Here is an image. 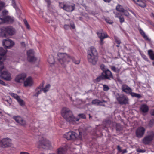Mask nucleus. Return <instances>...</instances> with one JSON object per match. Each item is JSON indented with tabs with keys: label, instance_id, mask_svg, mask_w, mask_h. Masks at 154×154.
<instances>
[{
	"label": "nucleus",
	"instance_id": "1",
	"mask_svg": "<svg viewBox=\"0 0 154 154\" xmlns=\"http://www.w3.org/2000/svg\"><path fill=\"white\" fill-rule=\"evenodd\" d=\"M87 60L93 65L96 64L98 60V53L96 49L94 47H90L87 52Z\"/></svg>",
	"mask_w": 154,
	"mask_h": 154
},
{
	"label": "nucleus",
	"instance_id": "2",
	"mask_svg": "<svg viewBox=\"0 0 154 154\" xmlns=\"http://www.w3.org/2000/svg\"><path fill=\"white\" fill-rule=\"evenodd\" d=\"M61 114L65 119L69 122L73 123L79 121L78 119L74 117L72 112L67 108H63L61 110Z\"/></svg>",
	"mask_w": 154,
	"mask_h": 154
},
{
	"label": "nucleus",
	"instance_id": "3",
	"mask_svg": "<svg viewBox=\"0 0 154 154\" xmlns=\"http://www.w3.org/2000/svg\"><path fill=\"white\" fill-rule=\"evenodd\" d=\"M57 59L59 62L62 66H65L72 58V57L65 53L58 52L57 54Z\"/></svg>",
	"mask_w": 154,
	"mask_h": 154
},
{
	"label": "nucleus",
	"instance_id": "4",
	"mask_svg": "<svg viewBox=\"0 0 154 154\" xmlns=\"http://www.w3.org/2000/svg\"><path fill=\"white\" fill-rule=\"evenodd\" d=\"M113 94L119 103L121 105H126L128 103L129 99L124 94L113 92Z\"/></svg>",
	"mask_w": 154,
	"mask_h": 154
},
{
	"label": "nucleus",
	"instance_id": "5",
	"mask_svg": "<svg viewBox=\"0 0 154 154\" xmlns=\"http://www.w3.org/2000/svg\"><path fill=\"white\" fill-rule=\"evenodd\" d=\"M36 145L38 148L47 149L51 146V144L48 140L45 138L37 142Z\"/></svg>",
	"mask_w": 154,
	"mask_h": 154
},
{
	"label": "nucleus",
	"instance_id": "6",
	"mask_svg": "<svg viewBox=\"0 0 154 154\" xmlns=\"http://www.w3.org/2000/svg\"><path fill=\"white\" fill-rule=\"evenodd\" d=\"M154 133L152 131L148 132V134L146 135L142 139V141L144 144H148L149 143L153 140Z\"/></svg>",
	"mask_w": 154,
	"mask_h": 154
},
{
	"label": "nucleus",
	"instance_id": "7",
	"mask_svg": "<svg viewBox=\"0 0 154 154\" xmlns=\"http://www.w3.org/2000/svg\"><path fill=\"white\" fill-rule=\"evenodd\" d=\"M0 74V77L4 80L7 81H11L12 79L10 73L7 70H5L1 72Z\"/></svg>",
	"mask_w": 154,
	"mask_h": 154
},
{
	"label": "nucleus",
	"instance_id": "8",
	"mask_svg": "<svg viewBox=\"0 0 154 154\" xmlns=\"http://www.w3.org/2000/svg\"><path fill=\"white\" fill-rule=\"evenodd\" d=\"M2 29L3 34L4 32L10 35H12L15 33V29L11 26L3 27Z\"/></svg>",
	"mask_w": 154,
	"mask_h": 154
},
{
	"label": "nucleus",
	"instance_id": "9",
	"mask_svg": "<svg viewBox=\"0 0 154 154\" xmlns=\"http://www.w3.org/2000/svg\"><path fill=\"white\" fill-rule=\"evenodd\" d=\"M11 140L8 138L3 139L0 140V147H6L11 146Z\"/></svg>",
	"mask_w": 154,
	"mask_h": 154
},
{
	"label": "nucleus",
	"instance_id": "10",
	"mask_svg": "<svg viewBox=\"0 0 154 154\" xmlns=\"http://www.w3.org/2000/svg\"><path fill=\"white\" fill-rule=\"evenodd\" d=\"M103 79H111L113 78V76L111 72L108 69L106 70L101 74Z\"/></svg>",
	"mask_w": 154,
	"mask_h": 154
},
{
	"label": "nucleus",
	"instance_id": "11",
	"mask_svg": "<svg viewBox=\"0 0 154 154\" xmlns=\"http://www.w3.org/2000/svg\"><path fill=\"white\" fill-rule=\"evenodd\" d=\"M2 44L3 46L6 48H10L12 47L14 44V42L11 40L9 39H4L2 41Z\"/></svg>",
	"mask_w": 154,
	"mask_h": 154
},
{
	"label": "nucleus",
	"instance_id": "12",
	"mask_svg": "<svg viewBox=\"0 0 154 154\" xmlns=\"http://www.w3.org/2000/svg\"><path fill=\"white\" fill-rule=\"evenodd\" d=\"M82 133L79 132V135L75 132L73 131H70V140L79 139L80 140H82Z\"/></svg>",
	"mask_w": 154,
	"mask_h": 154
},
{
	"label": "nucleus",
	"instance_id": "13",
	"mask_svg": "<svg viewBox=\"0 0 154 154\" xmlns=\"http://www.w3.org/2000/svg\"><path fill=\"white\" fill-rule=\"evenodd\" d=\"M34 52L33 50H30L27 52V60L30 62H34L36 58L34 56Z\"/></svg>",
	"mask_w": 154,
	"mask_h": 154
},
{
	"label": "nucleus",
	"instance_id": "14",
	"mask_svg": "<svg viewBox=\"0 0 154 154\" xmlns=\"http://www.w3.org/2000/svg\"><path fill=\"white\" fill-rule=\"evenodd\" d=\"M145 131V128L142 127L138 128L136 131V136L138 138H141L143 135Z\"/></svg>",
	"mask_w": 154,
	"mask_h": 154
},
{
	"label": "nucleus",
	"instance_id": "15",
	"mask_svg": "<svg viewBox=\"0 0 154 154\" xmlns=\"http://www.w3.org/2000/svg\"><path fill=\"white\" fill-rule=\"evenodd\" d=\"M33 83V80L30 76L27 78L23 82L24 86L25 87H30L32 86Z\"/></svg>",
	"mask_w": 154,
	"mask_h": 154
},
{
	"label": "nucleus",
	"instance_id": "16",
	"mask_svg": "<svg viewBox=\"0 0 154 154\" xmlns=\"http://www.w3.org/2000/svg\"><path fill=\"white\" fill-rule=\"evenodd\" d=\"M25 74L23 73L17 75L15 78V81L18 83H21L24 82L25 79L26 77Z\"/></svg>",
	"mask_w": 154,
	"mask_h": 154
},
{
	"label": "nucleus",
	"instance_id": "17",
	"mask_svg": "<svg viewBox=\"0 0 154 154\" xmlns=\"http://www.w3.org/2000/svg\"><path fill=\"white\" fill-rule=\"evenodd\" d=\"M75 6L74 4L71 5L66 3L64 7V10L67 12H72L74 9Z\"/></svg>",
	"mask_w": 154,
	"mask_h": 154
},
{
	"label": "nucleus",
	"instance_id": "18",
	"mask_svg": "<svg viewBox=\"0 0 154 154\" xmlns=\"http://www.w3.org/2000/svg\"><path fill=\"white\" fill-rule=\"evenodd\" d=\"M136 4L139 6L142 7H145L146 5L144 0H132Z\"/></svg>",
	"mask_w": 154,
	"mask_h": 154
},
{
	"label": "nucleus",
	"instance_id": "19",
	"mask_svg": "<svg viewBox=\"0 0 154 154\" xmlns=\"http://www.w3.org/2000/svg\"><path fill=\"white\" fill-rule=\"evenodd\" d=\"M107 102L105 100H103L102 101H100L98 99H95L92 100V103L93 104L96 105H100L102 106H104L103 103H106Z\"/></svg>",
	"mask_w": 154,
	"mask_h": 154
},
{
	"label": "nucleus",
	"instance_id": "20",
	"mask_svg": "<svg viewBox=\"0 0 154 154\" xmlns=\"http://www.w3.org/2000/svg\"><path fill=\"white\" fill-rule=\"evenodd\" d=\"M67 145L65 144L63 147H61L57 149V154H65L67 150Z\"/></svg>",
	"mask_w": 154,
	"mask_h": 154
},
{
	"label": "nucleus",
	"instance_id": "21",
	"mask_svg": "<svg viewBox=\"0 0 154 154\" xmlns=\"http://www.w3.org/2000/svg\"><path fill=\"white\" fill-rule=\"evenodd\" d=\"M122 89L123 91L127 94H130L132 91L131 88L126 85H122Z\"/></svg>",
	"mask_w": 154,
	"mask_h": 154
},
{
	"label": "nucleus",
	"instance_id": "22",
	"mask_svg": "<svg viewBox=\"0 0 154 154\" xmlns=\"http://www.w3.org/2000/svg\"><path fill=\"white\" fill-rule=\"evenodd\" d=\"M97 35L100 39H104L107 37V35L103 31H100L97 33Z\"/></svg>",
	"mask_w": 154,
	"mask_h": 154
},
{
	"label": "nucleus",
	"instance_id": "23",
	"mask_svg": "<svg viewBox=\"0 0 154 154\" xmlns=\"http://www.w3.org/2000/svg\"><path fill=\"white\" fill-rule=\"evenodd\" d=\"M140 109L143 112L146 113L148 111L149 108L146 105L143 104L140 106Z\"/></svg>",
	"mask_w": 154,
	"mask_h": 154
},
{
	"label": "nucleus",
	"instance_id": "24",
	"mask_svg": "<svg viewBox=\"0 0 154 154\" xmlns=\"http://www.w3.org/2000/svg\"><path fill=\"white\" fill-rule=\"evenodd\" d=\"M115 17L118 18L119 19V20L121 23H122L124 22V19L121 14L118 13H115Z\"/></svg>",
	"mask_w": 154,
	"mask_h": 154
},
{
	"label": "nucleus",
	"instance_id": "25",
	"mask_svg": "<svg viewBox=\"0 0 154 154\" xmlns=\"http://www.w3.org/2000/svg\"><path fill=\"white\" fill-rule=\"evenodd\" d=\"M48 62L50 64H54L55 61L54 57L52 55L49 56L48 59Z\"/></svg>",
	"mask_w": 154,
	"mask_h": 154
},
{
	"label": "nucleus",
	"instance_id": "26",
	"mask_svg": "<svg viewBox=\"0 0 154 154\" xmlns=\"http://www.w3.org/2000/svg\"><path fill=\"white\" fill-rule=\"evenodd\" d=\"M42 91V89L38 87L35 90V94H34L33 96L36 97H38V95L41 94Z\"/></svg>",
	"mask_w": 154,
	"mask_h": 154
},
{
	"label": "nucleus",
	"instance_id": "27",
	"mask_svg": "<svg viewBox=\"0 0 154 154\" xmlns=\"http://www.w3.org/2000/svg\"><path fill=\"white\" fill-rule=\"evenodd\" d=\"M139 31L141 35L145 40H148V37L146 35L145 32L141 28L139 29Z\"/></svg>",
	"mask_w": 154,
	"mask_h": 154
},
{
	"label": "nucleus",
	"instance_id": "28",
	"mask_svg": "<svg viewBox=\"0 0 154 154\" xmlns=\"http://www.w3.org/2000/svg\"><path fill=\"white\" fill-rule=\"evenodd\" d=\"M148 54L149 56L150 59L152 60H154V53L152 50H149L148 51Z\"/></svg>",
	"mask_w": 154,
	"mask_h": 154
},
{
	"label": "nucleus",
	"instance_id": "29",
	"mask_svg": "<svg viewBox=\"0 0 154 154\" xmlns=\"http://www.w3.org/2000/svg\"><path fill=\"white\" fill-rule=\"evenodd\" d=\"M116 9L118 11L122 12V11H124V9L122 6L119 4H118L116 6Z\"/></svg>",
	"mask_w": 154,
	"mask_h": 154
},
{
	"label": "nucleus",
	"instance_id": "30",
	"mask_svg": "<svg viewBox=\"0 0 154 154\" xmlns=\"http://www.w3.org/2000/svg\"><path fill=\"white\" fill-rule=\"evenodd\" d=\"M13 21L14 19L13 17L8 16H6V23L8 22L10 23H11Z\"/></svg>",
	"mask_w": 154,
	"mask_h": 154
},
{
	"label": "nucleus",
	"instance_id": "31",
	"mask_svg": "<svg viewBox=\"0 0 154 154\" xmlns=\"http://www.w3.org/2000/svg\"><path fill=\"white\" fill-rule=\"evenodd\" d=\"M50 87V85L47 84L45 86V88L42 89V90L44 93H45L49 90Z\"/></svg>",
	"mask_w": 154,
	"mask_h": 154
},
{
	"label": "nucleus",
	"instance_id": "32",
	"mask_svg": "<svg viewBox=\"0 0 154 154\" xmlns=\"http://www.w3.org/2000/svg\"><path fill=\"white\" fill-rule=\"evenodd\" d=\"M6 23V16H1L0 17V24Z\"/></svg>",
	"mask_w": 154,
	"mask_h": 154
},
{
	"label": "nucleus",
	"instance_id": "33",
	"mask_svg": "<svg viewBox=\"0 0 154 154\" xmlns=\"http://www.w3.org/2000/svg\"><path fill=\"white\" fill-rule=\"evenodd\" d=\"M6 53V50L4 49L2 47H0V55L4 56Z\"/></svg>",
	"mask_w": 154,
	"mask_h": 154
},
{
	"label": "nucleus",
	"instance_id": "34",
	"mask_svg": "<svg viewBox=\"0 0 154 154\" xmlns=\"http://www.w3.org/2000/svg\"><path fill=\"white\" fill-rule=\"evenodd\" d=\"M17 101L20 104V105L21 106H23L25 105V103L24 101L21 99L20 97L17 100Z\"/></svg>",
	"mask_w": 154,
	"mask_h": 154
},
{
	"label": "nucleus",
	"instance_id": "35",
	"mask_svg": "<svg viewBox=\"0 0 154 154\" xmlns=\"http://www.w3.org/2000/svg\"><path fill=\"white\" fill-rule=\"evenodd\" d=\"M21 118H22L19 116H14L13 117V119L18 123L20 122L21 119Z\"/></svg>",
	"mask_w": 154,
	"mask_h": 154
},
{
	"label": "nucleus",
	"instance_id": "36",
	"mask_svg": "<svg viewBox=\"0 0 154 154\" xmlns=\"http://www.w3.org/2000/svg\"><path fill=\"white\" fill-rule=\"evenodd\" d=\"M9 94L17 100L20 97L17 94L13 93H10Z\"/></svg>",
	"mask_w": 154,
	"mask_h": 154
},
{
	"label": "nucleus",
	"instance_id": "37",
	"mask_svg": "<svg viewBox=\"0 0 154 154\" xmlns=\"http://www.w3.org/2000/svg\"><path fill=\"white\" fill-rule=\"evenodd\" d=\"M131 95L133 97H135L140 98L141 97L140 95L134 92H131L130 93Z\"/></svg>",
	"mask_w": 154,
	"mask_h": 154
},
{
	"label": "nucleus",
	"instance_id": "38",
	"mask_svg": "<svg viewBox=\"0 0 154 154\" xmlns=\"http://www.w3.org/2000/svg\"><path fill=\"white\" fill-rule=\"evenodd\" d=\"M12 4L14 7L15 8L17 11H18L19 13H20V10L18 8L16 7V5L14 1V0H12Z\"/></svg>",
	"mask_w": 154,
	"mask_h": 154
},
{
	"label": "nucleus",
	"instance_id": "39",
	"mask_svg": "<svg viewBox=\"0 0 154 154\" xmlns=\"http://www.w3.org/2000/svg\"><path fill=\"white\" fill-rule=\"evenodd\" d=\"M64 138L68 140H70V131L66 133L64 135Z\"/></svg>",
	"mask_w": 154,
	"mask_h": 154
},
{
	"label": "nucleus",
	"instance_id": "40",
	"mask_svg": "<svg viewBox=\"0 0 154 154\" xmlns=\"http://www.w3.org/2000/svg\"><path fill=\"white\" fill-rule=\"evenodd\" d=\"M3 101H4V103L5 104L6 103H5V102H6L8 104V105L9 106L11 105V103H12V101L9 98V100H5V99H3Z\"/></svg>",
	"mask_w": 154,
	"mask_h": 154
},
{
	"label": "nucleus",
	"instance_id": "41",
	"mask_svg": "<svg viewBox=\"0 0 154 154\" xmlns=\"http://www.w3.org/2000/svg\"><path fill=\"white\" fill-rule=\"evenodd\" d=\"M73 62L76 64H78L80 63V61L79 60H76L73 57H72V58L71 59Z\"/></svg>",
	"mask_w": 154,
	"mask_h": 154
},
{
	"label": "nucleus",
	"instance_id": "42",
	"mask_svg": "<svg viewBox=\"0 0 154 154\" xmlns=\"http://www.w3.org/2000/svg\"><path fill=\"white\" fill-rule=\"evenodd\" d=\"M1 58H0V73L4 68V64L1 61Z\"/></svg>",
	"mask_w": 154,
	"mask_h": 154
},
{
	"label": "nucleus",
	"instance_id": "43",
	"mask_svg": "<svg viewBox=\"0 0 154 154\" xmlns=\"http://www.w3.org/2000/svg\"><path fill=\"white\" fill-rule=\"evenodd\" d=\"M23 22L26 26L28 29H30V26L26 20L24 19Z\"/></svg>",
	"mask_w": 154,
	"mask_h": 154
},
{
	"label": "nucleus",
	"instance_id": "44",
	"mask_svg": "<svg viewBox=\"0 0 154 154\" xmlns=\"http://www.w3.org/2000/svg\"><path fill=\"white\" fill-rule=\"evenodd\" d=\"M66 3H59V7L60 8H63L64 10V7L66 6Z\"/></svg>",
	"mask_w": 154,
	"mask_h": 154
},
{
	"label": "nucleus",
	"instance_id": "45",
	"mask_svg": "<svg viewBox=\"0 0 154 154\" xmlns=\"http://www.w3.org/2000/svg\"><path fill=\"white\" fill-rule=\"evenodd\" d=\"M19 124L22 125H26V122L25 120H23L22 118Z\"/></svg>",
	"mask_w": 154,
	"mask_h": 154
},
{
	"label": "nucleus",
	"instance_id": "46",
	"mask_svg": "<svg viewBox=\"0 0 154 154\" xmlns=\"http://www.w3.org/2000/svg\"><path fill=\"white\" fill-rule=\"evenodd\" d=\"M103 90L105 91H107L109 89V88L108 86L106 85H103Z\"/></svg>",
	"mask_w": 154,
	"mask_h": 154
},
{
	"label": "nucleus",
	"instance_id": "47",
	"mask_svg": "<svg viewBox=\"0 0 154 154\" xmlns=\"http://www.w3.org/2000/svg\"><path fill=\"white\" fill-rule=\"evenodd\" d=\"M112 70L114 72H119V69H116L114 66H112L111 67Z\"/></svg>",
	"mask_w": 154,
	"mask_h": 154
},
{
	"label": "nucleus",
	"instance_id": "48",
	"mask_svg": "<svg viewBox=\"0 0 154 154\" xmlns=\"http://www.w3.org/2000/svg\"><path fill=\"white\" fill-rule=\"evenodd\" d=\"M115 42H116V43L118 44H119L121 43V42L120 39L118 38V37H115Z\"/></svg>",
	"mask_w": 154,
	"mask_h": 154
},
{
	"label": "nucleus",
	"instance_id": "49",
	"mask_svg": "<svg viewBox=\"0 0 154 154\" xmlns=\"http://www.w3.org/2000/svg\"><path fill=\"white\" fill-rule=\"evenodd\" d=\"M122 12L124 13V15L126 16H128L129 15V14L128 12L125 9L124 10V11H122Z\"/></svg>",
	"mask_w": 154,
	"mask_h": 154
},
{
	"label": "nucleus",
	"instance_id": "50",
	"mask_svg": "<svg viewBox=\"0 0 154 154\" xmlns=\"http://www.w3.org/2000/svg\"><path fill=\"white\" fill-rule=\"evenodd\" d=\"M4 35L5 36V35L3 34L2 28H0V36H3Z\"/></svg>",
	"mask_w": 154,
	"mask_h": 154
},
{
	"label": "nucleus",
	"instance_id": "51",
	"mask_svg": "<svg viewBox=\"0 0 154 154\" xmlns=\"http://www.w3.org/2000/svg\"><path fill=\"white\" fill-rule=\"evenodd\" d=\"M79 116L82 119H85L86 118L85 115L84 114H80L79 115Z\"/></svg>",
	"mask_w": 154,
	"mask_h": 154
},
{
	"label": "nucleus",
	"instance_id": "52",
	"mask_svg": "<svg viewBox=\"0 0 154 154\" xmlns=\"http://www.w3.org/2000/svg\"><path fill=\"white\" fill-rule=\"evenodd\" d=\"M5 4L2 2H0V10L4 7Z\"/></svg>",
	"mask_w": 154,
	"mask_h": 154
},
{
	"label": "nucleus",
	"instance_id": "53",
	"mask_svg": "<svg viewBox=\"0 0 154 154\" xmlns=\"http://www.w3.org/2000/svg\"><path fill=\"white\" fill-rule=\"evenodd\" d=\"M8 13V11L6 10H4L2 11V16H5V15L7 14Z\"/></svg>",
	"mask_w": 154,
	"mask_h": 154
},
{
	"label": "nucleus",
	"instance_id": "54",
	"mask_svg": "<svg viewBox=\"0 0 154 154\" xmlns=\"http://www.w3.org/2000/svg\"><path fill=\"white\" fill-rule=\"evenodd\" d=\"M100 68L102 70L104 71H105V66L103 64H102L100 66Z\"/></svg>",
	"mask_w": 154,
	"mask_h": 154
},
{
	"label": "nucleus",
	"instance_id": "55",
	"mask_svg": "<svg viewBox=\"0 0 154 154\" xmlns=\"http://www.w3.org/2000/svg\"><path fill=\"white\" fill-rule=\"evenodd\" d=\"M102 79H103L102 78V77L101 75V76L99 77H97L96 79V80L97 82H99Z\"/></svg>",
	"mask_w": 154,
	"mask_h": 154
},
{
	"label": "nucleus",
	"instance_id": "56",
	"mask_svg": "<svg viewBox=\"0 0 154 154\" xmlns=\"http://www.w3.org/2000/svg\"><path fill=\"white\" fill-rule=\"evenodd\" d=\"M0 84L4 86H6V85L5 83L2 80L0 79Z\"/></svg>",
	"mask_w": 154,
	"mask_h": 154
},
{
	"label": "nucleus",
	"instance_id": "57",
	"mask_svg": "<svg viewBox=\"0 0 154 154\" xmlns=\"http://www.w3.org/2000/svg\"><path fill=\"white\" fill-rule=\"evenodd\" d=\"M20 44L23 47H25L26 45L25 43L24 42H20Z\"/></svg>",
	"mask_w": 154,
	"mask_h": 154
},
{
	"label": "nucleus",
	"instance_id": "58",
	"mask_svg": "<svg viewBox=\"0 0 154 154\" xmlns=\"http://www.w3.org/2000/svg\"><path fill=\"white\" fill-rule=\"evenodd\" d=\"M70 27L68 25H65L64 26V28L66 29H68Z\"/></svg>",
	"mask_w": 154,
	"mask_h": 154
},
{
	"label": "nucleus",
	"instance_id": "59",
	"mask_svg": "<svg viewBox=\"0 0 154 154\" xmlns=\"http://www.w3.org/2000/svg\"><path fill=\"white\" fill-rule=\"evenodd\" d=\"M117 149H118V150L119 152H122V150H121V147L119 145H118L117 146Z\"/></svg>",
	"mask_w": 154,
	"mask_h": 154
},
{
	"label": "nucleus",
	"instance_id": "60",
	"mask_svg": "<svg viewBox=\"0 0 154 154\" xmlns=\"http://www.w3.org/2000/svg\"><path fill=\"white\" fill-rule=\"evenodd\" d=\"M153 123H154V120H151L150 121L149 123V125L150 126H151V125H150L151 124H152Z\"/></svg>",
	"mask_w": 154,
	"mask_h": 154
},
{
	"label": "nucleus",
	"instance_id": "61",
	"mask_svg": "<svg viewBox=\"0 0 154 154\" xmlns=\"http://www.w3.org/2000/svg\"><path fill=\"white\" fill-rule=\"evenodd\" d=\"M45 0L47 3L48 4V6H49L51 3V2H50V0Z\"/></svg>",
	"mask_w": 154,
	"mask_h": 154
},
{
	"label": "nucleus",
	"instance_id": "62",
	"mask_svg": "<svg viewBox=\"0 0 154 154\" xmlns=\"http://www.w3.org/2000/svg\"><path fill=\"white\" fill-rule=\"evenodd\" d=\"M121 152H122V154H124L125 153H126L127 152V149H125L123 150H122Z\"/></svg>",
	"mask_w": 154,
	"mask_h": 154
},
{
	"label": "nucleus",
	"instance_id": "63",
	"mask_svg": "<svg viewBox=\"0 0 154 154\" xmlns=\"http://www.w3.org/2000/svg\"><path fill=\"white\" fill-rule=\"evenodd\" d=\"M143 57L146 60H148V58L146 57V56L145 55H143Z\"/></svg>",
	"mask_w": 154,
	"mask_h": 154
},
{
	"label": "nucleus",
	"instance_id": "64",
	"mask_svg": "<svg viewBox=\"0 0 154 154\" xmlns=\"http://www.w3.org/2000/svg\"><path fill=\"white\" fill-rule=\"evenodd\" d=\"M20 154H29V153L28 152H20Z\"/></svg>",
	"mask_w": 154,
	"mask_h": 154
}]
</instances>
